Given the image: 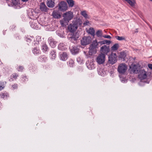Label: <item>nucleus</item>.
<instances>
[{
	"mask_svg": "<svg viewBox=\"0 0 152 152\" xmlns=\"http://www.w3.org/2000/svg\"><path fill=\"white\" fill-rule=\"evenodd\" d=\"M123 54L124 55V53H121V55H122Z\"/></svg>",
	"mask_w": 152,
	"mask_h": 152,
	"instance_id": "obj_44",
	"label": "nucleus"
},
{
	"mask_svg": "<svg viewBox=\"0 0 152 152\" xmlns=\"http://www.w3.org/2000/svg\"><path fill=\"white\" fill-rule=\"evenodd\" d=\"M81 15L85 18H88V16L87 14L86 11L85 10L82 11L81 12Z\"/></svg>",
	"mask_w": 152,
	"mask_h": 152,
	"instance_id": "obj_28",
	"label": "nucleus"
},
{
	"mask_svg": "<svg viewBox=\"0 0 152 152\" xmlns=\"http://www.w3.org/2000/svg\"><path fill=\"white\" fill-rule=\"evenodd\" d=\"M127 70V66L124 63L120 64L118 66L117 70L119 74H124Z\"/></svg>",
	"mask_w": 152,
	"mask_h": 152,
	"instance_id": "obj_3",
	"label": "nucleus"
},
{
	"mask_svg": "<svg viewBox=\"0 0 152 152\" xmlns=\"http://www.w3.org/2000/svg\"><path fill=\"white\" fill-rule=\"evenodd\" d=\"M52 15L55 18H59L61 17V15L58 13V12L55 11L53 12Z\"/></svg>",
	"mask_w": 152,
	"mask_h": 152,
	"instance_id": "obj_20",
	"label": "nucleus"
},
{
	"mask_svg": "<svg viewBox=\"0 0 152 152\" xmlns=\"http://www.w3.org/2000/svg\"><path fill=\"white\" fill-rule=\"evenodd\" d=\"M103 37L106 38H107V39H110L111 38V37L110 35H105L104 36H103Z\"/></svg>",
	"mask_w": 152,
	"mask_h": 152,
	"instance_id": "obj_39",
	"label": "nucleus"
},
{
	"mask_svg": "<svg viewBox=\"0 0 152 152\" xmlns=\"http://www.w3.org/2000/svg\"><path fill=\"white\" fill-rule=\"evenodd\" d=\"M9 94L7 93H2L0 94V96L3 98H6L9 96Z\"/></svg>",
	"mask_w": 152,
	"mask_h": 152,
	"instance_id": "obj_27",
	"label": "nucleus"
},
{
	"mask_svg": "<svg viewBox=\"0 0 152 152\" xmlns=\"http://www.w3.org/2000/svg\"><path fill=\"white\" fill-rule=\"evenodd\" d=\"M68 65L71 67H72L74 65V62L72 59H70L67 62Z\"/></svg>",
	"mask_w": 152,
	"mask_h": 152,
	"instance_id": "obj_26",
	"label": "nucleus"
},
{
	"mask_svg": "<svg viewBox=\"0 0 152 152\" xmlns=\"http://www.w3.org/2000/svg\"><path fill=\"white\" fill-rule=\"evenodd\" d=\"M98 43L96 40H95L93 42L92 44L89 48V54L90 55H92L96 53V48H97Z\"/></svg>",
	"mask_w": 152,
	"mask_h": 152,
	"instance_id": "obj_2",
	"label": "nucleus"
},
{
	"mask_svg": "<svg viewBox=\"0 0 152 152\" xmlns=\"http://www.w3.org/2000/svg\"><path fill=\"white\" fill-rule=\"evenodd\" d=\"M12 3L15 5H17L18 3V0H12Z\"/></svg>",
	"mask_w": 152,
	"mask_h": 152,
	"instance_id": "obj_35",
	"label": "nucleus"
},
{
	"mask_svg": "<svg viewBox=\"0 0 152 152\" xmlns=\"http://www.w3.org/2000/svg\"><path fill=\"white\" fill-rule=\"evenodd\" d=\"M98 43H100L101 45L105 44H109L111 43V41L109 40H104L102 41H100L98 42Z\"/></svg>",
	"mask_w": 152,
	"mask_h": 152,
	"instance_id": "obj_30",
	"label": "nucleus"
},
{
	"mask_svg": "<svg viewBox=\"0 0 152 152\" xmlns=\"http://www.w3.org/2000/svg\"><path fill=\"white\" fill-rule=\"evenodd\" d=\"M118 48L119 45L116 43L111 47V50L112 51H115L118 49Z\"/></svg>",
	"mask_w": 152,
	"mask_h": 152,
	"instance_id": "obj_22",
	"label": "nucleus"
},
{
	"mask_svg": "<svg viewBox=\"0 0 152 152\" xmlns=\"http://www.w3.org/2000/svg\"><path fill=\"white\" fill-rule=\"evenodd\" d=\"M5 86V85L4 82H0V91L3 89Z\"/></svg>",
	"mask_w": 152,
	"mask_h": 152,
	"instance_id": "obj_31",
	"label": "nucleus"
},
{
	"mask_svg": "<svg viewBox=\"0 0 152 152\" xmlns=\"http://www.w3.org/2000/svg\"><path fill=\"white\" fill-rule=\"evenodd\" d=\"M89 23V21L87 20H86L83 23L84 26L88 25Z\"/></svg>",
	"mask_w": 152,
	"mask_h": 152,
	"instance_id": "obj_38",
	"label": "nucleus"
},
{
	"mask_svg": "<svg viewBox=\"0 0 152 152\" xmlns=\"http://www.w3.org/2000/svg\"><path fill=\"white\" fill-rule=\"evenodd\" d=\"M18 76V75L16 73H13L10 76L9 81H13L14 80H16Z\"/></svg>",
	"mask_w": 152,
	"mask_h": 152,
	"instance_id": "obj_19",
	"label": "nucleus"
},
{
	"mask_svg": "<svg viewBox=\"0 0 152 152\" xmlns=\"http://www.w3.org/2000/svg\"><path fill=\"white\" fill-rule=\"evenodd\" d=\"M131 71L134 73L137 74L140 72L142 67L138 63L136 64L132 65L130 66Z\"/></svg>",
	"mask_w": 152,
	"mask_h": 152,
	"instance_id": "obj_4",
	"label": "nucleus"
},
{
	"mask_svg": "<svg viewBox=\"0 0 152 152\" xmlns=\"http://www.w3.org/2000/svg\"><path fill=\"white\" fill-rule=\"evenodd\" d=\"M23 69H24V68L23 66H20L18 68V69H17V70L18 71L21 72L23 71Z\"/></svg>",
	"mask_w": 152,
	"mask_h": 152,
	"instance_id": "obj_36",
	"label": "nucleus"
},
{
	"mask_svg": "<svg viewBox=\"0 0 152 152\" xmlns=\"http://www.w3.org/2000/svg\"><path fill=\"white\" fill-rule=\"evenodd\" d=\"M150 1H152V0H149Z\"/></svg>",
	"mask_w": 152,
	"mask_h": 152,
	"instance_id": "obj_45",
	"label": "nucleus"
},
{
	"mask_svg": "<svg viewBox=\"0 0 152 152\" xmlns=\"http://www.w3.org/2000/svg\"><path fill=\"white\" fill-rule=\"evenodd\" d=\"M60 57L61 60L64 61L67 59L68 55L66 52H63L60 54Z\"/></svg>",
	"mask_w": 152,
	"mask_h": 152,
	"instance_id": "obj_18",
	"label": "nucleus"
},
{
	"mask_svg": "<svg viewBox=\"0 0 152 152\" xmlns=\"http://www.w3.org/2000/svg\"><path fill=\"white\" fill-rule=\"evenodd\" d=\"M62 45L63 44H60L59 45H58V48L60 49H61V50H62L63 49V48H62L61 47L62 46H63V45Z\"/></svg>",
	"mask_w": 152,
	"mask_h": 152,
	"instance_id": "obj_40",
	"label": "nucleus"
},
{
	"mask_svg": "<svg viewBox=\"0 0 152 152\" xmlns=\"http://www.w3.org/2000/svg\"><path fill=\"white\" fill-rule=\"evenodd\" d=\"M86 65L88 68L90 69H92L95 68V65L93 61H87Z\"/></svg>",
	"mask_w": 152,
	"mask_h": 152,
	"instance_id": "obj_15",
	"label": "nucleus"
},
{
	"mask_svg": "<svg viewBox=\"0 0 152 152\" xmlns=\"http://www.w3.org/2000/svg\"><path fill=\"white\" fill-rule=\"evenodd\" d=\"M23 2H26L28 0H21Z\"/></svg>",
	"mask_w": 152,
	"mask_h": 152,
	"instance_id": "obj_42",
	"label": "nucleus"
},
{
	"mask_svg": "<svg viewBox=\"0 0 152 152\" xmlns=\"http://www.w3.org/2000/svg\"><path fill=\"white\" fill-rule=\"evenodd\" d=\"M60 22L61 26H66V25L68 23V22L65 20L64 18L62 20H61Z\"/></svg>",
	"mask_w": 152,
	"mask_h": 152,
	"instance_id": "obj_24",
	"label": "nucleus"
},
{
	"mask_svg": "<svg viewBox=\"0 0 152 152\" xmlns=\"http://www.w3.org/2000/svg\"><path fill=\"white\" fill-rule=\"evenodd\" d=\"M69 7H73L75 4V1L73 0H66Z\"/></svg>",
	"mask_w": 152,
	"mask_h": 152,
	"instance_id": "obj_21",
	"label": "nucleus"
},
{
	"mask_svg": "<svg viewBox=\"0 0 152 152\" xmlns=\"http://www.w3.org/2000/svg\"><path fill=\"white\" fill-rule=\"evenodd\" d=\"M23 78H24V79H26L27 78V77L26 76H24L23 77Z\"/></svg>",
	"mask_w": 152,
	"mask_h": 152,
	"instance_id": "obj_43",
	"label": "nucleus"
},
{
	"mask_svg": "<svg viewBox=\"0 0 152 152\" xmlns=\"http://www.w3.org/2000/svg\"><path fill=\"white\" fill-rule=\"evenodd\" d=\"M39 9L42 12H47L49 10L44 2H42L40 4Z\"/></svg>",
	"mask_w": 152,
	"mask_h": 152,
	"instance_id": "obj_13",
	"label": "nucleus"
},
{
	"mask_svg": "<svg viewBox=\"0 0 152 152\" xmlns=\"http://www.w3.org/2000/svg\"><path fill=\"white\" fill-rule=\"evenodd\" d=\"M82 23V21L80 18H75L72 23L68 26V29L70 32H73L77 29L78 26L81 25Z\"/></svg>",
	"mask_w": 152,
	"mask_h": 152,
	"instance_id": "obj_1",
	"label": "nucleus"
},
{
	"mask_svg": "<svg viewBox=\"0 0 152 152\" xmlns=\"http://www.w3.org/2000/svg\"><path fill=\"white\" fill-rule=\"evenodd\" d=\"M148 66L149 69H152V64H148Z\"/></svg>",
	"mask_w": 152,
	"mask_h": 152,
	"instance_id": "obj_41",
	"label": "nucleus"
},
{
	"mask_svg": "<svg viewBox=\"0 0 152 152\" xmlns=\"http://www.w3.org/2000/svg\"><path fill=\"white\" fill-rule=\"evenodd\" d=\"M70 48L71 52L73 54L75 55L79 52V49L75 46L70 47Z\"/></svg>",
	"mask_w": 152,
	"mask_h": 152,
	"instance_id": "obj_17",
	"label": "nucleus"
},
{
	"mask_svg": "<svg viewBox=\"0 0 152 152\" xmlns=\"http://www.w3.org/2000/svg\"><path fill=\"white\" fill-rule=\"evenodd\" d=\"M33 52L34 54L37 55L40 53V51L38 48H35L33 49Z\"/></svg>",
	"mask_w": 152,
	"mask_h": 152,
	"instance_id": "obj_25",
	"label": "nucleus"
},
{
	"mask_svg": "<svg viewBox=\"0 0 152 152\" xmlns=\"http://www.w3.org/2000/svg\"><path fill=\"white\" fill-rule=\"evenodd\" d=\"M51 58L53 59H55L56 56V54L54 51H51Z\"/></svg>",
	"mask_w": 152,
	"mask_h": 152,
	"instance_id": "obj_34",
	"label": "nucleus"
},
{
	"mask_svg": "<svg viewBox=\"0 0 152 152\" xmlns=\"http://www.w3.org/2000/svg\"><path fill=\"white\" fill-rule=\"evenodd\" d=\"M96 35L98 37H102V31L101 30H98L96 33Z\"/></svg>",
	"mask_w": 152,
	"mask_h": 152,
	"instance_id": "obj_29",
	"label": "nucleus"
},
{
	"mask_svg": "<svg viewBox=\"0 0 152 152\" xmlns=\"http://www.w3.org/2000/svg\"><path fill=\"white\" fill-rule=\"evenodd\" d=\"M12 87L14 89H16L18 87V85L17 84H14L12 85Z\"/></svg>",
	"mask_w": 152,
	"mask_h": 152,
	"instance_id": "obj_37",
	"label": "nucleus"
},
{
	"mask_svg": "<svg viewBox=\"0 0 152 152\" xmlns=\"http://www.w3.org/2000/svg\"><path fill=\"white\" fill-rule=\"evenodd\" d=\"M110 49L109 46H107L106 45H104L102 46L100 48V51L101 52V54H103L105 55L107 54V53L110 52Z\"/></svg>",
	"mask_w": 152,
	"mask_h": 152,
	"instance_id": "obj_12",
	"label": "nucleus"
},
{
	"mask_svg": "<svg viewBox=\"0 0 152 152\" xmlns=\"http://www.w3.org/2000/svg\"><path fill=\"white\" fill-rule=\"evenodd\" d=\"M148 75L147 72L142 68L141 69L138 73V77L142 81V80L147 78Z\"/></svg>",
	"mask_w": 152,
	"mask_h": 152,
	"instance_id": "obj_6",
	"label": "nucleus"
},
{
	"mask_svg": "<svg viewBox=\"0 0 152 152\" xmlns=\"http://www.w3.org/2000/svg\"><path fill=\"white\" fill-rule=\"evenodd\" d=\"M105 56L103 54H100L97 56L96 61L97 63L99 64H103L105 61Z\"/></svg>",
	"mask_w": 152,
	"mask_h": 152,
	"instance_id": "obj_10",
	"label": "nucleus"
},
{
	"mask_svg": "<svg viewBox=\"0 0 152 152\" xmlns=\"http://www.w3.org/2000/svg\"><path fill=\"white\" fill-rule=\"evenodd\" d=\"M87 32L92 35H95V31L94 28H90L88 29L87 30Z\"/></svg>",
	"mask_w": 152,
	"mask_h": 152,
	"instance_id": "obj_23",
	"label": "nucleus"
},
{
	"mask_svg": "<svg viewBox=\"0 0 152 152\" xmlns=\"http://www.w3.org/2000/svg\"><path fill=\"white\" fill-rule=\"evenodd\" d=\"M115 38L117 39L120 41L124 40L125 39V37H124L117 36H116Z\"/></svg>",
	"mask_w": 152,
	"mask_h": 152,
	"instance_id": "obj_32",
	"label": "nucleus"
},
{
	"mask_svg": "<svg viewBox=\"0 0 152 152\" xmlns=\"http://www.w3.org/2000/svg\"><path fill=\"white\" fill-rule=\"evenodd\" d=\"M48 49V47L46 44H44L42 45V49L44 50V51H47Z\"/></svg>",
	"mask_w": 152,
	"mask_h": 152,
	"instance_id": "obj_33",
	"label": "nucleus"
},
{
	"mask_svg": "<svg viewBox=\"0 0 152 152\" xmlns=\"http://www.w3.org/2000/svg\"><path fill=\"white\" fill-rule=\"evenodd\" d=\"M46 4L47 6L50 8H53L55 6V3L54 0H47Z\"/></svg>",
	"mask_w": 152,
	"mask_h": 152,
	"instance_id": "obj_16",
	"label": "nucleus"
},
{
	"mask_svg": "<svg viewBox=\"0 0 152 152\" xmlns=\"http://www.w3.org/2000/svg\"><path fill=\"white\" fill-rule=\"evenodd\" d=\"M63 17L65 20L69 22L74 17L73 13L71 11H67L63 15Z\"/></svg>",
	"mask_w": 152,
	"mask_h": 152,
	"instance_id": "obj_5",
	"label": "nucleus"
},
{
	"mask_svg": "<svg viewBox=\"0 0 152 152\" xmlns=\"http://www.w3.org/2000/svg\"><path fill=\"white\" fill-rule=\"evenodd\" d=\"M48 42L50 45L53 48H54L56 46L57 42L55 41L54 39L51 37H50L48 39Z\"/></svg>",
	"mask_w": 152,
	"mask_h": 152,
	"instance_id": "obj_14",
	"label": "nucleus"
},
{
	"mask_svg": "<svg viewBox=\"0 0 152 152\" xmlns=\"http://www.w3.org/2000/svg\"><path fill=\"white\" fill-rule=\"evenodd\" d=\"M68 6L66 3L64 1H61L58 4V9L62 12H64L68 10Z\"/></svg>",
	"mask_w": 152,
	"mask_h": 152,
	"instance_id": "obj_7",
	"label": "nucleus"
},
{
	"mask_svg": "<svg viewBox=\"0 0 152 152\" xmlns=\"http://www.w3.org/2000/svg\"><path fill=\"white\" fill-rule=\"evenodd\" d=\"M91 39L90 37H84L81 40V44L83 45H87L91 42Z\"/></svg>",
	"mask_w": 152,
	"mask_h": 152,
	"instance_id": "obj_11",
	"label": "nucleus"
},
{
	"mask_svg": "<svg viewBox=\"0 0 152 152\" xmlns=\"http://www.w3.org/2000/svg\"><path fill=\"white\" fill-rule=\"evenodd\" d=\"M79 37V34L77 32L71 33L68 37V39L72 42L75 43Z\"/></svg>",
	"mask_w": 152,
	"mask_h": 152,
	"instance_id": "obj_8",
	"label": "nucleus"
},
{
	"mask_svg": "<svg viewBox=\"0 0 152 152\" xmlns=\"http://www.w3.org/2000/svg\"><path fill=\"white\" fill-rule=\"evenodd\" d=\"M117 61V56L115 53H112L109 56V62L112 64L115 63Z\"/></svg>",
	"mask_w": 152,
	"mask_h": 152,
	"instance_id": "obj_9",
	"label": "nucleus"
}]
</instances>
